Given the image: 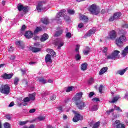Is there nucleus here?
I'll return each mask as SVG.
<instances>
[{
	"label": "nucleus",
	"instance_id": "a878e982",
	"mask_svg": "<svg viewBox=\"0 0 128 128\" xmlns=\"http://www.w3.org/2000/svg\"><path fill=\"white\" fill-rule=\"evenodd\" d=\"M128 54V46H126L125 48L122 50V56H126Z\"/></svg>",
	"mask_w": 128,
	"mask_h": 128
},
{
	"label": "nucleus",
	"instance_id": "1a4fd4ad",
	"mask_svg": "<svg viewBox=\"0 0 128 128\" xmlns=\"http://www.w3.org/2000/svg\"><path fill=\"white\" fill-rule=\"evenodd\" d=\"M83 119V116H81L79 114H76V115L73 118V122H76L79 120H82Z\"/></svg>",
	"mask_w": 128,
	"mask_h": 128
},
{
	"label": "nucleus",
	"instance_id": "338daca9",
	"mask_svg": "<svg viewBox=\"0 0 128 128\" xmlns=\"http://www.w3.org/2000/svg\"><path fill=\"white\" fill-rule=\"evenodd\" d=\"M21 72H22V74H26V70H21Z\"/></svg>",
	"mask_w": 128,
	"mask_h": 128
},
{
	"label": "nucleus",
	"instance_id": "b1692460",
	"mask_svg": "<svg viewBox=\"0 0 128 128\" xmlns=\"http://www.w3.org/2000/svg\"><path fill=\"white\" fill-rule=\"evenodd\" d=\"M48 34H44L40 38V40L42 42H46V40H48Z\"/></svg>",
	"mask_w": 128,
	"mask_h": 128
},
{
	"label": "nucleus",
	"instance_id": "7ed1b4c3",
	"mask_svg": "<svg viewBox=\"0 0 128 128\" xmlns=\"http://www.w3.org/2000/svg\"><path fill=\"white\" fill-rule=\"evenodd\" d=\"M0 92L6 95H8L10 92V87L8 84L2 85Z\"/></svg>",
	"mask_w": 128,
	"mask_h": 128
},
{
	"label": "nucleus",
	"instance_id": "0eeeda50",
	"mask_svg": "<svg viewBox=\"0 0 128 128\" xmlns=\"http://www.w3.org/2000/svg\"><path fill=\"white\" fill-rule=\"evenodd\" d=\"M113 126L116 128H125L126 126L124 124H121L120 120H116L112 124Z\"/></svg>",
	"mask_w": 128,
	"mask_h": 128
},
{
	"label": "nucleus",
	"instance_id": "3c124183",
	"mask_svg": "<svg viewBox=\"0 0 128 128\" xmlns=\"http://www.w3.org/2000/svg\"><path fill=\"white\" fill-rule=\"evenodd\" d=\"M94 95V92H90V94H88V97H89V98H91Z\"/></svg>",
	"mask_w": 128,
	"mask_h": 128
},
{
	"label": "nucleus",
	"instance_id": "6ab92c4d",
	"mask_svg": "<svg viewBox=\"0 0 128 128\" xmlns=\"http://www.w3.org/2000/svg\"><path fill=\"white\" fill-rule=\"evenodd\" d=\"M128 68H126L124 69L123 70H118L117 72V74H120V76H124V72H126V70H128Z\"/></svg>",
	"mask_w": 128,
	"mask_h": 128
},
{
	"label": "nucleus",
	"instance_id": "a19ab883",
	"mask_svg": "<svg viewBox=\"0 0 128 128\" xmlns=\"http://www.w3.org/2000/svg\"><path fill=\"white\" fill-rule=\"evenodd\" d=\"M74 87L73 86H69L67 88V90H66V92H70L72 90Z\"/></svg>",
	"mask_w": 128,
	"mask_h": 128
},
{
	"label": "nucleus",
	"instance_id": "4c0bfd02",
	"mask_svg": "<svg viewBox=\"0 0 128 128\" xmlns=\"http://www.w3.org/2000/svg\"><path fill=\"white\" fill-rule=\"evenodd\" d=\"M28 120H26V121H24V122L20 121L19 122V125H20V126L26 125V124H28Z\"/></svg>",
	"mask_w": 128,
	"mask_h": 128
},
{
	"label": "nucleus",
	"instance_id": "603ef678",
	"mask_svg": "<svg viewBox=\"0 0 128 128\" xmlns=\"http://www.w3.org/2000/svg\"><path fill=\"white\" fill-rule=\"evenodd\" d=\"M92 102H100V98H94L92 99Z\"/></svg>",
	"mask_w": 128,
	"mask_h": 128
},
{
	"label": "nucleus",
	"instance_id": "5701e85b",
	"mask_svg": "<svg viewBox=\"0 0 128 128\" xmlns=\"http://www.w3.org/2000/svg\"><path fill=\"white\" fill-rule=\"evenodd\" d=\"M80 20H83V22H88V17L84 15H82L80 16Z\"/></svg>",
	"mask_w": 128,
	"mask_h": 128
},
{
	"label": "nucleus",
	"instance_id": "f257e3e1",
	"mask_svg": "<svg viewBox=\"0 0 128 128\" xmlns=\"http://www.w3.org/2000/svg\"><path fill=\"white\" fill-rule=\"evenodd\" d=\"M60 16H64V20H66V22H70V17L66 15V10H61L60 12L57 13L56 17V20H60Z\"/></svg>",
	"mask_w": 128,
	"mask_h": 128
},
{
	"label": "nucleus",
	"instance_id": "680f3d73",
	"mask_svg": "<svg viewBox=\"0 0 128 128\" xmlns=\"http://www.w3.org/2000/svg\"><path fill=\"white\" fill-rule=\"evenodd\" d=\"M6 118L7 120H10L11 119L10 116L9 114L6 115Z\"/></svg>",
	"mask_w": 128,
	"mask_h": 128
},
{
	"label": "nucleus",
	"instance_id": "052dcab7",
	"mask_svg": "<svg viewBox=\"0 0 128 128\" xmlns=\"http://www.w3.org/2000/svg\"><path fill=\"white\" fill-rule=\"evenodd\" d=\"M122 28H128V24H123Z\"/></svg>",
	"mask_w": 128,
	"mask_h": 128
},
{
	"label": "nucleus",
	"instance_id": "864d4df0",
	"mask_svg": "<svg viewBox=\"0 0 128 128\" xmlns=\"http://www.w3.org/2000/svg\"><path fill=\"white\" fill-rule=\"evenodd\" d=\"M36 108H32V109H30L29 111V113L30 114H33V113H34L35 112H36Z\"/></svg>",
	"mask_w": 128,
	"mask_h": 128
},
{
	"label": "nucleus",
	"instance_id": "39448f33",
	"mask_svg": "<svg viewBox=\"0 0 128 128\" xmlns=\"http://www.w3.org/2000/svg\"><path fill=\"white\" fill-rule=\"evenodd\" d=\"M120 52V51L115 50L112 52V54L108 55L106 58L107 60H116V58H119L118 54Z\"/></svg>",
	"mask_w": 128,
	"mask_h": 128
},
{
	"label": "nucleus",
	"instance_id": "c756f323",
	"mask_svg": "<svg viewBox=\"0 0 128 128\" xmlns=\"http://www.w3.org/2000/svg\"><path fill=\"white\" fill-rule=\"evenodd\" d=\"M41 21L44 24H48V22H50V21L48 20V18L46 17L45 18H42L41 19Z\"/></svg>",
	"mask_w": 128,
	"mask_h": 128
},
{
	"label": "nucleus",
	"instance_id": "69168bd1",
	"mask_svg": "<svg viewBox=\"0 0 128 128\" xmlns=\"http://www.w3.org/2000/svg\"><path fill=\"white\" fill-rule=\"evenodd\" d=\"M23 105L24 106H26V105H28V104L27 103H23V102H22V103H20V106H21V105Z\"/></svg>",
	"mask_w": 128,
	"mask_h": 128
},
{
	"label": "nucleus",
	"instance_id": "de8ad7c7",
	"mask_svg": "<svg viewBox=\"0 0 128 128\" xmlns=\"http://www.w3.org/2000/svg\"><path fill=\"white\" fill-rule=\"evenodd\" d=\"M104 88V86L103 85H100L99 88H98V90L100 93H102V90H103Z\"/></svg>",
	"mask_w": 128,
	"mask_h": 128
},
{
	"label": "nucleus",
	"instance_id": "c03bdc74",
	"mask_svg": "<svg viewBox=\"0 0 128 128\" xmlns=\"http://www.w3.org/2000/svg\"><path fill=\"white\" fill-rule=\"evenodd\" d=\"M108 48L107 47H103L102 48V52L106 53L108 52Z\"/></svg>",
	"mask_w": 128,
	"mask_h": 128
},
{
	"label": "nucleus",
	"instance_id": "79ce46f5",
	"mask_svg": "<svg viewBox=\"0 0 128 128\" xmlns=\"http://www.w3.org/2000/svg\"><path fill=\"white\" fill-rule=\"evenodd\" d=\"M30 100H31L28 97H26L23 100V102H24L26 103L29 102Z\"/></svg>",
	"mask_w": 128,
	"mask_h": 128
},
{
	"label": "nucleus",
	"instance_id": "e2e57ef3",
	"mask_svg": "<svg viewBox=\"0 0 128 128\" xmlns=\"http://www.w3.org/2000/svg\"><path fill=\"white\" fill-rule=\"evenodd\" d=\"M21 30H26V25H23L22 26Z\"/></svg>",
	"mask_w": 128,
	"mask_h": 128
},
{
	"label": "nucleus",
	"instance_id": "4d7b16f0",
	"mask_svg": "<svg viewBox=\"0 0 128 128\" xmlns=\"http://www.w3.org/2000/svg\"><path fill=\"white\" fill-rule=\"evenodd\" d=\"M78 28H84V24L80 23L78 24Z\"/></svg>",
	"mask_w": 128,
	"mask_h": 128
},
{
	"label": "nucleus",
	"instance_id": "6e6552de",
	"mask_svg": "<svg viewBox=\"0 0 128 128\" xmlns=\"http://www.w3.org/2000/svg\"><path fill=\"white\" fill-rule=\"evenodd\" d=\"M122 16V13L120 12H116L114 13L112 16H111L110 19V22H114V20H118L119 18Z\"/></svg>",
	"mask_w": 128,
	"mask_h": 128
},
{
	"label": "nucleus",
	"instance_id": "f8f14e48",
	"mask_svg": "<svg viewBox=\"0 0 128 128\" xmlns=\"http://www.w3.org/2000/svg\"><path fill=\"white\" fill-rule=\"evenodd\" d=\"M83 93L80 92L76 94L74 98V102L80 101V99L82 98Z\"/></svg>",
	"mask_w": 128,
	"mask_h": 128
},
{
	"label": "nucleus",
	"instance_id": "9d476101",
	"mask_svg": "<svg viewBox=\"0 0 128 128\" xmlns=\"http://www.w3.org/2000/svg\"><path fill=\"white\" fill-rule=\"evenodd\" d=\"M36 10L38 12H44L46 10V8L43 6L42 2H40L38 4V5L36 6Z\"/></svg>",
	"mask_w": 128,
	"mask_h": 128
},
{
	"label": "nucleus",
	"instance_id": "774afa93",
	"mask_svg": "<svg viewBox=\"0 0 128 128\" xmlns=\"http://www.w3.org/2000/svg\"><path fill=\"white\" fill-rule=\"evenodd\" d=\"M106 12V10H101V14H104Z\"/></svg>",
	"mask_w": 128,
	"mask_h": 128
},
{
	"label": "nucleus",
	"instance_id": "72a5a7b5",
	"mask_svg": "<svg viewBox=\"0 0 128 128\" xmlns=\"http://www.w3.org/2000/svg\"><path fill=\"white\" fill-rule=\"evenodd\" d=\"M100 125V122H97L93 124L92 128H98Z\"/></svg>",
	"mask_w": 128,
	"mask_h": 128
},
{
	"label": "nucleus",
	"instance_id": "4be33fe9",
	"mask_svg": "<svg viewBox=\"0 0 128 128\" xmlns=\"http://www.w3.org/2000/svg\"><path fill=\"white\" fill-rule=\"evenodd\" d=\"M16 46H18L20 48H24V42L20 41H17L16 42Z\"/></svg>",
	"mask_w": 128,
	"mask_h": 128
},
{
	"label": "nucleus",
	"instance_id": "a211bd4d",
	"mask_svg": "<svg viewBox=\"0 0 128 128\" xmlns=\"http://www.w3.org/2000/svg\"><path fill=\"white\" fill-rule=\"evenodd\" d=\"M108 67H104L99 72V76H102L104 74H105V72H108Z\"/></svg>",
	"mask_w": 128,
	"mask_h": 128
},
{
	"label": "nucleus",
	"instance_id": "a18cd8bd",
	"mask_svg": "<svg viewBox=\"0 0 128 128\" xmlns=\"http://www.w3.org/2000/svg\"><path fill=\"white\" fill-rule=\"evenodd\" d=\"M56 98V96H52L51 97H50V100L51 102L54 101Z\"/></svg>",
	"mask_w": 128,
	"mask_h": 128
},
{
	"label": "nucleus",
	"instance_id": "ea45409f",
	"mask_svg": "<svg viewBox=\"0 0 128 128\" xmlns=\"http://www.w3.org/2000/svg\"><path fill=\"white\" fill-rule=\"evenodd\" d=\"M114 110V108H112L111 110H109L106 111V113L107 115H110V113L113 112Z\"/></svg>",
	"mask_w": 128,
	"mask_h": 128
},
{
	"label": "nucleus",
	"instance_id": "13d9d810",
	"mask_svg": "<svg viewBox=\"0 0 128 128\" xmlns=\"http://www.w3.org/2000/svg\"><path fill=\"white\" fill-rule=\"evenodd\" d=\"M9 58L12 60H14V58H16V56H9Z\"/></svg>",
	"mask_w": 128,
	"mask_h": 128
},
{
	"label": "nucleus",
	"instance_id": "e433bc0d",
	"mask_svg": "<svg viewBox=\"0 0 128 128\" xmlns=\"http://www.w3.org/2000/svg\"><path fill=\"white\" fill-rule=\"evenodd\" d=\"M68 12L69 14H74V10L69 9L68 10Z\"/></svg>",
	"mask_w": 128,
	"mask_h": 128
},
{
	"label": "nucleus",
	"instance_id": "7c9ffc66",
	"mask_svg": "<svg viewBox=\"0 0 128 128\" xmlns=\"http://www.w3.org/2000/svg\"><path fill=\"white\" fill-rule=\"evenodd\" d=\"M120 97L116 96L115 97H113L112 100L110 102V103L112 104H114L115 102H118V100Z\"/></svg>",
	"mask_w": 128,
	"mask_h": 128
},
{
	"label": "nucleus",
	"instance_id": "09e8293b",
	"mask_svg": "<svg viewBox=\"0 0 128 128\" xmlns=\"http://www.w3.org/2000/svg\"><path fill=\"white\" fill-rule=\"evenodd\" d=\"M114 108L116 110H119L120 112H122V110L119 106H117L116 105L114 106Z\"/></svg>",
	"mask_w": 128,
	"mask_h": 128
},
{
	"label": "nucleus",
	"instance_id": "473e14b6",
	"mask_svg": "<svg viewBox=\"0 0 128 128\" xmlns=\"http://www.w3.org/2000/svg\"><path fill=\"white\" fill-rule=\"evenodd\" d=\"M98 110V105H93L91 108L92 111H96Z\"/></svg>",
	"mask_w": 128,
	"mask_h": 128
},
{
	"label": "nucleus",
	"instance_id": "393cba45",
	"mask_svg": "<svg viewBox=\"0 0 128 128\" xmlns=\"http://www.w3.org/2000/svg\"><path fill=\"white\" fill-rule=\"evenodd\" d=\"M62 34V28H59L58 30H57L54 34V36H58Z\"/></svg>",
	"mask_w": 128,
	"mask_h": 128
},
{
	"label": "nucleus",
	"instance_id": "8fccbe9b",
	"mask_svg": "<svg viewBox=\"0 0 128 128\" xmlns=\"http://www.w3.org/2000/svg\"><path fill=\"white\" fill-rule=\"evenodd\" d=\"M24 8V6L22 5H18V10L20 11L22 10V8Z\"/></svg>",
	"mask_w": 128,
	"mask_h": 128
},
{
	"label": "nucleus",
	"instance_id": "f3484780",
	"mask_svg": "<svg viewBox=\"0 0 128 128\" xmlns=\"http://www.w3.org/2000/svg\"><path fill=\"white\" fill-rule=\"evenodd\" d=\"M33 36L32 32L30 31H27L24 34V36H26V38H31Z\"/></svg>",
	"mask_w": 128,
	"mask_h": 128
},
{
	"label": "nucleus",
	"instance_id": "aec40b11",
	"mask_svg": "<svg viewBox=\"0 0 128 128\" xmlns=\"http://www.w3.org/2000/svg\"><path fill=\"white\" fill-rule=\"evenodd\" d=\"M46 62H52V56L50 55L47 54L45 58Z\"/></svg>",
	"mask_w": 128,
	"mask_h": 128
},
{
	"label": "nucleus",
	"instance_id": "cd10ccee",
	"mask_svg": "<svg viewBox=\"0 0 128 128\" xmlns=\"http://www.w3.org/2000/svg\"><path fill=\"white\" fill-rule=\"evenodd\" d=\"M36 94L34 92L32 94H30L29 97L28 98H29L30 100L34 101L36 99Z\"/></svg>",
	"mask_w": 128,
	"mask_h": 128
},
{
	"label": "nucleus",
	"instance_id": "9b49d317",
	"mask_svg": "<svg viewBox=\"0 0 128 128\" xmlns=\"http://www.w3.org/2000/svg\"><path fill=\"white\" fill-rule=\"evenodd\" d=\"M80 45H76L75 49V52H77V54L75 56L76 60H80L82 58V56L78 54V52H80Z\"/></svg>",
	"mask_w": 128,
	"mask_h": 128
},
{
	"label": "nucleus",
	"instance_id": "37998d69",
	"mask_svg": "<svg viewBox=\"0 0 128 128\" xmlns=\"http://www.w3.org/2000/svg\"><path fill=\"white\" fill-rule=\"evenodd\" d=\"M66 36L67 38H72V33L67 32L66 34Z\"/></svg>",
	"mask_w": 128,
	"mask_h": 128
},
{
	"label": "nucleus",
	"instance_id": "dca6fc26",
	"mask_svg": "<svg viewBox=\"0 0 128 128\" xmlns=\"http://www.w3.org/2000/svg\"><path fill=\"white\" fill-rule=\"evenodd\" d=\"M14 76V74H8L5 73L2 76V78H4V80H10V78H12Z\"/></svg>",
	"mask_w": 128,
	"mask_h": 128
},
{
	"label": "nucleus",
	"instance_id": "49530a36",
	"mask_svg": "<svg viewBox=\"0 0 128 128\" xmlns=\"http://www.w3.org/2000/svg\"><path fill=\"white\" fill-rule=\"evenodd\" d=\"M46 119V118L44 116H39L38 117V120L40 121H42Z\"/></svg>",
	"mask_w": 128,
	"mask_h": 128
},
{
	"label": "nucleus",
	"instance_id": "bf43d9fd",
	"mask_svg": "<svg viewBox=\"0 0 128 128\" xmlns=\"http://www.w3.org/2000/svg\"><path fill=\"white\" fill-rule=\"evenodd\" d=\"M23 12H26L28 10V7L26 6H23L22 10Z\"/></svg>",
	"mask_w": 128,
	"mask_h": 128
},
{
	"label": "nucleus",
	"instance_id": "423d86ee",
	"mask_svg": "<svg viewBox=\"0 0 128 128\" xmlns=\"http://www.w3.org/2000/svg\"><path fill=\"white\" fill-rule=\"evenodd\" d=\"M74 102L76 107L78 108L79 110H82L84 108L86 107V103L82 100L74 101Z\"/></svg>",
	"mask_w": 128,
	"mask_h": 128
},
{
	"label": "nucleus",
	"instance_id": "f704fd0d",
	"mask_svg": "<svg viewBox=\"0 0 128 128\" xmlns=\"http://www.w3.org/2000/svg\"><path fill=\"white\" fill-rule=\"evenodd\" d=\"M86 50H84V54H86V56L88 54V52H90V48L86 47Z\"/></svg>",
	"mask_w": 128,
	"mask_h": 128
},
{
	"label": "nucleus",
	"instance_id": "2eb2a0df",
	"mask_svg": "<svg viewBox=\"0 0 128 128\" xmlns=\"http://www.w3.org/2000/svg\"><path fill=\"white\" fill-rule=\"evenodd\" d=\"M96 32V28H93L92 29L90 30L87 34L85 35V38L86 36H90L92 34H94Z\"/></svg>",
	"mask_w": 128,
	"mask_h": 128
},
{
	"label": "nucleus",
	"instance_id": "c85d7f7f",
	"mask_svg": "<svg viewBox=\"0 0 128 128\" xmlns=\"http://www.w3.org/2000/svg\"><path fill=\"white\" fill-rule=\"evenodd\" d=\"M31 50L33 52H40L42 49L38 48L32 47Z\"/></svg>",
	"mask_w": 128,
	"mask_h": 128
},
{
	"label": "nucleus",
	"instance_id": "c9c22d12",
	"mask_svg": "<svg viewBox=\"0 0 128 128\" xmlns=\"http://www.w3.org/2000/svg\"><path fill=\"white\" fill-rule=\"evenodd\" d=\"M4 128H10L11 125L8 122H6L4 124Z\"/></svg>",
	"mask_w": 128,
	"mask_h": 128
},
{
	"label": "nucleus",
	"instance_id": "6e6d98bb",
	"mask_svg": "<svg viewBox=\"0 0 128 128\" xmlns=\"http://www.w3.org/2000/svg\"><path fill=\"white\" fill-rule=\"evenodd\" d=\"M14 102H10V104L8 105V107L9 108H12V107L14 106Z\"/></svg>",
	"mask_w": 128,
	"mask_h": 128
},
{
	"label": "nucleus",
	"instance_id": "0e129e2a",
	"mask_svg": "<svg viewBox=\"0 0 128 128\" xmlns=\"http://www.w3.org/2000/svg\"><path fill=\"white\" fill-rule=\"evenodd\" d=\"M35 126L34 124H31L29 127H28V128H34Z\"/></svg>",
	"mask_w": 128,
	"mask_h": 128
},
{
	"label": "nucleus",
	"instance_id": "5fc2aeb1",
	"mask_svg": "<svg viewBox=\"0 0 128 128\" xmlns=\"http://www.w3.org/2000/svg\"><path fill=\"white\" fill-rule=\"evenodd\" d=\"M14 48H12V46H10L8 49V52H14Z\"/></svg>",
	"mask_w": 128,
	"mask_h": 128
},
{
	"label": "nucleus",
	"instance_id": "20e7f679",
	"mask_svg": "<svg viewBox=\"0 0 128 128\" xmlns=\"http://www.w3.org/2000/svg\"><path fill=\"white\" fill-rule=\"evenodd\" d=\"M88 10L92 14H100V10L98 9V7H96V4L90 6L88 8Z\"/></svg>",
	"mask_w": 128,
	"mask_h": 128
},
{
	"label": "nucleus",
	"instance_id": "58836bf2",
	"mask_svg": "<svg viewBox=\"0 0 128 128\" xmlns=\"http://www.w3.org/2000/svg\"><path fill=\"white\" fill-rule=\"evenodd\" d=\"M42 30V28L37 27L35 30L34 31V34H36L38 32H40Z\"/></svg>",
	"mask_w": 128,
	"mask_h": 128
},
{
	"label": "nucleus",
	"instance_id": "f03ea898",
	"mask_svg": "<svg viewBox=\"0 0 128 128\" xmlns=\"http://www.w3.org/2000/svg\"><path fill=\"white\" fill-rule=\"evenodd\" d=\"M126 42V36L122 35L116 40V44L118 48H122L124 46V42Z\"/></svg>",
	"mask_w": 128,
	"mask_h": 128
},
{
	"label": "nucleus",
	"instance_id": "4468645a",
	"mask_svg": "<svg viewBox=\"0 0 128 128\" xmlns=\"http://www.w3.org/2000/svg\"><path fill=\"white\" fill-rule=\"evenodd\" d=\"M55 44L56 46H58V50H60V48H62V46H64V41L60 40H58L56 42Z\"/></svg>",
	"mask_w": 128,
	"mask_h": 128
},
{
	"label": "nucleus",
	"instance_id": "bb28decb",
	"mask_svg": "<svg viewBox=\"0 0 128 128\" xmlns=\"http://www.w3.org/2000/svg\"><path fill=\"white\" fill-rule=\"evenodd\" d=\"M46 52H48V54H51L52 56H54L56 54V52H54V51L52 49L48 48L46 50Z\"/></svg>",
	"mask_w": 128,
	"mask_h": 128
},
{
	"label": "nucleus",
	"instance_id": "ddd939ff",
	"mask_svg": "<svg viewBox=\"0 0 128 128\" xmlns=\"http://www.w3.org/2000/svg\"><path fill=\"white\" fill-rule=\"evenodd\" d=\"M108 38L110 40H116V32L114 30H112L110 32L108 36Z\"/></svg>",
	"mask_w": 128,
	"mask_h": 128
},
{
	"label": "nucleus",
	"instance_id": "2f4dec72",
	"mask_svg": "<svg viewBox=\"0 0 128 128\" xmlns=\"http://www.w3.org/2000/svg\"><path fill=\"white\" fill-rule=\"evenodd\" d=\"M40 84H45L48 82V83H52L53 81L52 80H48V81H46V80H40Z\"/></svg>",
	"mask_w": 128,
	"mask_h": 128
},
{
	"label": "nucleus",
	"instance_id": "412c9836",
	"mask_svg": "<svg viewBox=\"0 0 128 128\" xmlns=\"http://www.w3.org/2000/svg\"><path fill=\"white\" fill-rule=\"evenodd\" d=\"M80 68L82 70H88V64L86 62H84L81 64Z\"/></svg>",
	"mask_w": 128,
	"mask_h": 128
}]
</instances>
